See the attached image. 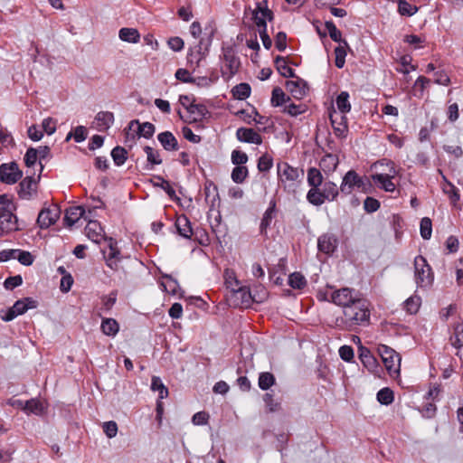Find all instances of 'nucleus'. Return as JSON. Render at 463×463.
Listing matches in <instances>:
<instances>
[{"label":"nucleus","instance_id":"nucleus-1","mask_svg":"<svg viewBox=\"0 0 463 463\" xmlns=\"http://www.w3.org/2000/svg\"><path fill=\"white\" fill-rule=\"evenodd\" d=\"M343 313L344 318L342 319V323L347 328H351L354 326L367 325L370 320V310L368 309L367 302L362 298L345 307Z\"/></svg>","mask_w":463,"mask_h":463},{"label":"nucleus","instance_id":"nucleus-2","mask_svg":"<svg viewBox=\"0 0 463 463\" xmlns=\"http://www.w3.org/2000/svg\"><path fill=\"white\" fill-rule=\"evenodd\" d=\"M340 189L332 181H326L322 184L321 187L314 190L312 193L307 194V202L314 206H320L325 202H332L338 196Z\"/></svg>","mask_w":463,"mask_h":463},{"label":"nucleus","instance_id":"nucleus-3","mask_svg":"<svg viewBox=\"0 0 463 463\" xmlns=\"http://www.w3.org/2000/svg\"><path fill=\"white\" fill-rule=\"evenodd\" d=\"M414 279L418 288H428L434 280L431 267L421 255L414 259Z\"/></svg>","mask_w":463,"mask_h":463},{"label":"nucleus","instance_id":"nucleus-4","mask_svg":"<svg viewBox=\"0 0 463 463\" xmlns=\"http://www.w3.org/2000/svg\"><path fill=\"white\" fill-rule=\"evenodd\" d=\"M222 66L221 69L222 76L226 80L233 77L240 67V59L236 56L235 50L231 47H222Z\"/></svg>","mask_w":463,"mask_h":463},{"label":"nucleus","instance_id":"nucleus-5","mask_svg":"<svg viewBox=\"0 0 463 463\" xmlns=\"http://www.w3.org/2000/svg\"><path fill=\"white\" fill-rule=\"evenodd\" d=\"M369 182L366 177L360 176L354 170H349L343 177L340 184L342 194L348 195L354 188L366 192V185Z\"/></svg>","mask_w":463,"mask_h":463},{"label":"nucleus","instance_id":"nucleus-6","mask_svg":"<svg viewBox=\"0 0 463 463\" xmlns=\"http://www.w3.org/2000/svg\"><path fill=\"white\" fill-rule=\"evenodd\" d=\"M378 353L390 375L399 374L401 368V356L392 348L380 345Z\"/></svg>","mask_w":463,"mask_h":463},{"label":"nucleus","instance_id":"nucleus-7","mask_svg":"<svg viewBox=\"0 0 463 463\" xmlns=\"http://www.w3.org/2000/svg\"><path fill=\"white\" fill-rule=\"evenodd\" d=\"M385 165L390 167L389 174H374L372 175L373 181L377 186L385 192L393 193L396 189L395 184L392 179L398 175L399 171L395 168L394 164L390 160H385ZM383 165V160L380 162Z\"/></svg>","mask_w":463,"mask_h":463},{"label":"nucleus","instance_id":"nucleus-8","mask_svg":"<svg viewBox=\"0 0 463 463\" xmlns=\"http://www.w3.org/2000/svg\"><path fill=\"white\" fill-rule=\"evenodd\" d=\"M18 230L17 218L10 206L0 202V235Z\"/></svg>","mask_w":463,"mask_h":463},{"label":"nucleus","instance_id":"nucleus-9","mask_svg":"<svg viewBox=\"0 0 463 463\" xmlns=\"http://www.w3.org/2000/svg\"><path fill=\"white\" fill-rule=\"evenodd\" d=\"M277 172L279 182L283 184L285 189L291 186L299 177L298 169L289 165L287 162L278 163Z\"/></svg>","mask_w":463,"mask_h":463},{"label":"nucleus","instance_id":"nucleus-10","mask_svg":"<svg viewBox=\"0 0 463 463\" xmlns=\"http://www.w3.org/2000/svg\"><path fill=\"white\" fill-rule=\"evenodd\" d=\"M273 19V13L268 8L267 0L257 3L256 8L252 11V20L259 31L267 28V20Z\"/></svg>","mask_w":463,"mask_h":463},{"label":"nucleus","instance_id":"nucleus-11","mask_svg":"<svg viewBox=\"0 0 463 463\" xmlns=\"http://www.w3.org/2000/svg\"><path fill=\"white\" fill-rule=\"evenodd\" d=\"M23 176L15 162L5 163L0 165V181L4 184H15Z\"/></svg>","mask_w":463,"mask_h":463},{"label":"nucleus","instance_id":"nucleus-12","mask_svg":"<svg viewBox=\"0 0 463 463\" xmlns=\"http://www.w3.org/2000/svg\"><path fill=\"white\" fill-rule=\"evenodd\" d=\"M359 298H360L354 292V290L349 288H343L335 290L331 294L332 302L337 306L343 307L344 309H345V307L350 306Z\"/></svg>","mask_w":463,"mask_h":463},{"label":"nucleus","instance_id":"nucleus-13","mask_svg":"<svg viewBox=\"0 0 463 463\" xmlns=\"http://www.w3.org/2000/svg\"><path fill=\"white\" fill-rule=\"evenodd\" d=\"M60 214L61 211L56 205L43 209L38 214L37 223L42 229L49 228L56 222Z\"/></svg>","mask_w":463,"mask_h":463},{"label":"nucleus","instance_id":"nucleus-14","mask_svg":"<svg viewBox=\"0 0 463 463\" xmlns=\"http://www.w3.org/2000/svg\"><path fill=\"white\" fill-rule=\"evenodd\" d=\"M329 119L335 135L338 138H345L348 133L347 118L335 110L330 113Z\"/></svg>","mask_w":463,"mask_h":463},{"label":"nucleus","instance_id":"nucleus-15","mask_svg":"<svg viewBox=\"0 0 463 463\" xmlns=\"http://www.w3.org/2000/svg\"><path fill=\"white\" fill-rule=\"evenodd\" d=\"M338 245V239L333 233H325L317 239V248L319 251L326 254H332Z\"/></svg>","mask_w":463,"mask_h":463},{"label":"nucleus","instance_id":"nucleus-16","mask_svg":"<svg viewBox=\"0 0 463 463\" xmlns=\"http://www.w3.org/2000/svg\"><path fill=\"white\" fill-rule=\"evenodd\" d=\"M36 179L33 176H27L19 184V197L24 200H29L36 194Z\"/></svg>","mask_w":463,"mask_h":463},{"label":"nucleus","instance_id":"nucleus-17","mask_svg":"<svg viewBox=\"0 0 463 463\" xmlns=\"http://www.w3.org/2000/svg\"><path fill=\"white\" fill-rule=\"evenodd\" d=\"M236 137L241 142L255 145L262 143L261 136L252 128H240L236 131Z\"/></svg>","mask_w":463,"mask_h":463},{"label":"nucleus","instance_id":"nucleus-18","mask_svg":"<svg viewBox=\"0 0 463 463\" xmlns=\"http://www.w3.org/2000/svg\"><path fill=\"white\" fill-rule=\"evenodd\" d=\"M323 180L324 177L319 169L317 167H309L307 173V182L310 189L307 193H312L314 190L319 189L323 184Z\"/></svg>","mask_w":463,"mask_h":463},{"label":"nucleus","instance_id":"nucleus-19","mask_svg":"<svg viewBox=\"0 0 463 463\" xmlns=\"http://www.w3.org/2000/svg\"><path fill=\"white\" fill-rule=\"evenodd\" d=\"M114 114L110 111H99L95 117L96 128L99 131L108 130L114 123Z\"/></svg>","mask_w":463,"mask_h":463},{"label":"nucleus","instance_id":"nucleus-20","mask_svg":"<svg viewBox=\"0 0 463 463\" xmlns=\"http://www.w3.org/2000/svg\"><path fill=\"white\" fill-rule=\"evenodd\" d=\"M210 43H211V41H209V43H207L205 50L203 51V40L202 39L199 42L198 45L195 47V51L192 50L188 53V56H187L188 63L191 65L194 64L195 67H199L201 61L203 59H204L206 52H208V45H210Z\"/></svg>","mask_w":463,"mask_h":463},{"label":"nucleus","instance_id":"nucleus-21","mask_svg":"<svg viewBox=\"0 0 463 463\" xmlns=\"http://www.w3.org/2000/svg\"><path fill=\"white\" fill-rule=\"evenodd\" d=\"M87 237L93 242L99 243L104 238L103 229L97 222H90L85 227Z\"/></svg>","mask_w":463,"mask_h":463},{"label":"nucleus","instance_id":"nucleus-22","mask_svg":"<svg viewBox=\"0 0 463 463\" xmlns=\"http://www.w3.org/2000/svg\"><path fill=\"white\" fill-rule=\"evenodd\" d=\"M157 139L167 151H176L178 149V142L175 137L170 131H165L157 135Z\"/></svg>","mask_w":463,"mask_h":463},{"label":"nucleus","instance_id":"nucleus-23","mask_svg":"<svg viewBox=\"0 0 463 463\" xmlns=\"http://www.w3.org/2000/svg\"><path fill=\"white\" fill-rule=\"evenodd\" d=\"M85 210L82 206L71 207L66 211L64 222L67 226L71 227L74 225L81 217H83Z\"/></svg>","mask_w":463,"mask_h":463},{"label":"nucleus","instance_id":"nucleus-24","mask_svg":"<svg viewBox=\"0 0 463 463\" xmlns=\"http://www.w3.org/2000/svg\"><path fill=\"white\" fill-rule=\"evenodd\" d=\"M233 297L236 298L237 305H241L243 307H249L252 302L253 298L251 297L250 291L247 287L241 286L232 291Z\"/></svg>","mask_w":463,"mask_h":463},{"label":"nucleus","instance_id":"nucleus-25","mask_svg":"<svg viewBox=\"0 0 463 463\" xmlns=\"http://www.w3.org/2000/svg\"><path fill=\"white\" fill-rule=\"evenodd\" d=\"M449 342L451 345L457 349L463 346V322H458L452 326Z\"/></svg>","mask_w":463,"mask_h":463},{"label":"nucleus","instance_id":"nucleus-26","mask_svg":"<svg viewBox=\"0 0 463 463\" xmlns=\"http://www.w3.org/2000/svg\"><path fill=\"white\" fill-rule=\"evenodd\" d=\"M175 227L177 229L178 233L186 239L191 238L193 234V230L191 227V222L189 219L185 215H180L177 217L175 221Z\"/></svg>","mask_w":463,"mask_h":463},{"label":"nucleus","instance_id":"nucleus-27","mask_svg":"<svg viewBox=\"0 0 463 463\" xmlns=\"http://www.w3.org/2000/svg\"><path fill=\"white\" fill-rule=\"evenodd\" d=\"M187 112L190 114L191 120L194 122L201 121L203 118L210 117V112L203 104L194 103V106L189 108Z\"/></svg>","mask_w":463,"mask_h":463},{"label":"nucleus","instance_id":"nucleus-28","mask_svg":"<svg viewBox=\"0 0 463 463\" xmlns=\"http://www.w3.org/2000/svg\"><path fill=\"white\" fill-rule=\"evenodd\" d=\"M118 37L123 42L137 43L140 40V33L135 28L124 27L119 30Z\"/></svg>","mask_w":463,"mask_h":463},{"label":"nucleus","instance_id":"nucleus-29","mask_svg":"<svg viewBox=\"0 0 463 463\" xmlns=\"http://www.w3.org/2000/svg\"><path fill=\"white\" fill-rule=\"evenodd\" d=\"M137 127L138 135L145 138H150L153 137L156 128L150 122H145L140 124L138 120H132L129 124V128H132L134 126Z\"/></svg>","mask_w":463,"mask_h":463},{"label":"nucleus","instance_id":"nucleus-30","mask_svg":"<svg viewBox=\"0 0 463 463\" xmlns=\"http://www.w3.org/2000/svg\"><path fill=\"white\" fill-rule=\"evenodd\" d=\"M37 302L31 298L17 300L12 308L17 314V316L24 314L28 309L35 308Z\"/></svg>","mask_w":463,"mask_h":463},{"label":"nucleus","instance_id":"nucleus-31","mask_svg":"<svg viewBox=\"0 0 463 463\" xmlns=\"http://www.w3.org/2000/svg\"><path fill=\"white\" fill-rule=\"evenodd\" d=\"M359 358L362 364L369 370H373L376 366V359L366 347L359 348Z\"/></svg>","mask_w":463,"mask_h":463},{"label":"nucleus","instance_id":"nucleus-32","mask_svg":"<svg viewBox=\"0 0 463 463\" xmlns=\"http://www.w3.org/2000/svg\"><path fill=\"white\" fill-rule=\"evenodd\" d=\"M275 64L276 68L279 71V73L285 77V78H294L295 77V71L292 68H290L287 61L284 57L278 56L275 59Z\"/></svg>","mask_w":463,"mask_h":463},{"label":"nucleus","instance_id":"nucleus-33","mask_svg":"<svg viewBox=\"0 0 463 463\" xmlns=\"http://www.w3.org/2000/svg\"><path fill=\"white\" fill-rule=\"evenodd\" d=\"M101 331L108 336H115L118 330V323L114 318H104L100 326Z\"/></svg>","mask_w":463,"mask_h":463},{"label":"nucleus","instance_id":"nucleus-34","mask_svg":"<svg viewBox=\"0 0 463 463\" xmlns=\"http://www.w3.org/2000/svg\"><path fill=\"white\" fill-rule=\"evenodd\" d=\"M45 406L43 402L38 399H31L24 403V411L26 413H33L42 415L44 412Z\"/></svg>","mask_w":463,"mask_h":463},{"label":"nucleus","instance_id":"nucleus-35","mask_svg":"<svg viewBox=\"0 0 463 463\" xmlns=\"http://www.w3.org/2000/svg\"><path fill=\"white\" fill-rule=\"evenodd\" d=\"M336 107L340 111L339 114L345 115L351 110V104L349 102V94L346 91H342L335 99Z\"/></svg>","mask_w":463,"mask_h":463},{"label":"nucleus","instance_id":"nucleus-36","mask_svg":"<svg viewBox=\"0 0 463 463\" xmlns=\"http://www.w3.org/2000/svg\"><path fill=\"white\" fill-rule=\"evenodd\" d=\"M164 280L160 283V286L165 291L171 295L177 294L180 287L176 279H173L169 275L163 276Z\"/></svg>","mask_w":463,"mask_h":463},{"label":"nucleus","instance_id":"nucleus-37","mask_svg":"<svg viewBox=\"0 0 463 463\" xmlns=\"http://www.w3.org/2000/svg\"><path fill=\"white\" fill-rule=\"evenodd\" d=\"M250 86L248 83H240L232 90L233 97L240 100H244L250 95Z\"/></svg>","mask_w":463,"mask_h":463},{"label":"nucleus","instance_id":"nucleus-38","mask_svg":"<svg viewBox=\"0 0 463 463\" xmlns=\"http://www.w3.org/2000/svg\"><path fill=\"white\" fill-rule=\"evenodd\" d=\"M419 8L415 5H411L406 0L398 2V13L402 16L411 17L418 12Z\"/></svg>","mask_w":463,"mask_h":463},{"label":"nucleus","instance_id":"nucleus-39","mask_svg":"<svg viewBox=\"0 0 463 463\" xmlns=\"http://www.w3.org/2000/svg\"><path fill=\"white\" fill-rule=\"evenodd\" d=\"M347 47H348V44H347L346 41H343V43H340V45L335 49V66L339 69H341L345 66Z\"/></svg>","mask_w":463,"mask_h":463},{"label":"nucleus","instance_id":"nucleus-40","mask_svg":"<svg viewBox=\"0 0 463 463\" xmlns=\"http://www.w3.org/2000/svg\"><path fill=\"white\" fill-rule=\"evenodd\" d=\"M275 376L269 372L260 373L259 375L258 385L263 390L267 391L275 384Z\"/></svg>","mask_w":463,"mask_h":463},{"label":"nucleus","instance_id":"nucleus-41","mask_svg":"<svg viewBox=\"0 0 463 463\" xmlns=\"http://www.w3.org/2000/svg\"><path fill=\"white\" fill-rule=\"evenodd\" d=\"M151 390L158 392L159 399H165L168 395V390L158 376H153L151 379Z\"/></svg>","mask_w":463,"mask_h":463},{"label":"nucleus","instance_id":"nucleus-42","mask_svg":"<svg viewBox=\"0 0 463 463\" xmlns=\"http://www.w3.org/2000/svg\"><path fill=\"white\" fill-rule=\"evenodd\" d=\"M155 179H156V182H153L154 186L162 188L172 200H175L177 198L176 194H175V191L170 185L168 181L165 180L163 177H161L159 175L155 176Z\"/></svg>","mask_w":463,"mask_h":463},{"label":"nucleus","instance_id":"nucleus-43","mask_svg":"<svg viewBox=\"0 0 463 463\" xmlns=\"http://www.w3.org/2000/svg\"><path fill=\"white\" fill-rule=\"evenodd\" d=\"M248 176V168L244 165H236L232 171V180L236 184H242Z\"/></svg>","mask_w":463,"mask_h":463},{"label":"nucleus","instance_id":"nucleus-44","mask_svg":"<svg viewBox=\"0 0 463 463\" xmlns=\"http://www.w3.org/2000/svg\"><path fill=\"white\" fill-rule=\"evenodd\" d=\"M420 298L411 296L404 301V309L411 315L416 314L420 307Z\"/></svg>","mask_w":463,"mask_h":463},{"label":"nucleus","instance_id":"nucleus-45","mask_svg":"<svg viewBox=\"0 0 463 463\" xmlns=\"http://www.w3.org/2000/svg\"><path fill=\"white\" fill-rule=\"evenodd\" d=\"M288 284L293 288L302 289L307 285L305 277L299 272H294L288 277Z\"/></svg>","mask_w":463,"mask_h":463},{"label":"nucleus","instance_id":"nucleus-46","mask_svg":"<svg viewBox=\"0 0 463 463\" xmlns=\"http://www.w3.org/2000/svg\"><path fill=\"white\" fill-rule=\"evenodd\" d=\"M127 150L122 146H116L111 151V157L117 165H122L127 160Z\"/></svg>","mask_w":463,"mask_h":463},{"label":"nucleus","instance_id":"nucleus-47","mask_svg":"<svg viewBox=\"0 0 463 463\" xmlns=\"http://www.w3.org/2000/svg\"><path fill=\"white\" fill-rule=\"evenodd\" d=\"M377 401L383 405H389L393 402V392L389 388H383L377 392Z\"/></svg>","mask_w":463,"mask_h":463},{"label":"nucleus","instance_id":"nucleus-48","mask_svg":"<svg viewBox=\"0 0 463 463\" xmlns=\"http://www.w3.org/2000/svg\"><path fill=\"white\" fill-rule=\"evenodd\" d=\"M420 236L424 240H429L431 237L432 233V223L431 220L428 217H424L420 221Z\"/></svg>","mask_w":463,"mask_h":463},{"label":"nucleus","instance_id":"nucleus-49","mask_svg":"<svg viewBox=\"0 0 463 463\" xmlns=\"http://www.w3.org/2000/svg\"><path fill=\"white\" fill-rule=\"evenodd\" d=\"M225 285L232 292L240 288V281L237 279L235 273L232 270L226 269L224 272Z\"/></svg>","mask_w":463,"mask_h":463},{"label":"nucleus","instance_id":"nucleus-50","mask_svg":"<svg viewBox=\"0 0 463 463\" xmlns=\"http://www.w3.org/2000/svg\"><path fill=\"white\" fill-rule=\"evenodd\" d=\"M71 137H73V139L77 143H80V142L84 141L87 137V130H86L85 127L79 126V127L75 128L73 132H70L67 135L66 140L68 141Z\"/></svg>","mask_w":463,"mask_h":463},{"label":"nucleus","instance_id":"nucleus-51","mask_svg":"<svg viewBox=\"0 0 463 463\" xmlns=\"http://www.w3.org/2000/svg\"><path fill=\"white\" fill-rule=\"evenodd\" d=\"M144 151L146 154L147 162L152 165H160L162 163L160 154L157 150H155L153 147L146 146L144 147Z\"/></svg>","mask_w":463,"mask_h":463},{"label":"nucleus","instance_id":"nucleus-52","mask_svg":"<svg viewBox=\"0 0 463 463\" xmlns=\"http://www.w3.org/2000/svg\"><path fill=\"white\" fill-rule=\"evenodd\" d=\"M287 89L291 92V94L297 98L301 99L306 94V90L304 87H301L298 82L289 80L287 82Z\"/></svg>","mask_w":463,"mask_h":463},{"label":"nucleus","instance_id":"nucleus-53","mask_svg":"<svg viewBox=\"0 0 463 463\" xmlns=\"http://www.w3.org/2000/svg\"><path fill=\"white\" fill-rule=\"evenodd\" d=\"M430 80L424 77V76H419L414 83V90L416 96L422 97L425 89L430 85Z\"/></svg>","mask_w":463,"mask_h":463},{"label":"nucleus","instance_id":"nucleus-54","mask_svg":"<svg viewBox=\"0 0 463 463\" xmlns=\"http://www.w3.org/2000/svg\"><path fill=\"white\" fill-rule=\"evenodd\" d=\"M270 101H271L272 106H274V107L281 106L282 104H284L286 102V94L280 88H279V87L274 88L272 90V96H271Z\"/></svg>","mask_w":463,"mask_h":463},{"label":"nucleus","instance_id":"nucleus-55","mask_svg":"<svg viewBox=\"0 0 463 463\" xmlns=\"http://www.w3.org/2000/svg\"><path fill=\"white\" fill-rule=\"evenodd\" d=\"M273 165V160L268 154L262 155L258 160V170L260 172H268Z\"/></svg>","mask_w":463,"mask_h":463},{"label":"nucleus","instance_id":"nucleus-56","mask_svg":"<svg viewBox=\"0 0 463 463\" xmlns=\"http://www.w3.org/2000/svg\"><path fill=\"white\" fill-rule=\"evenodd\" d=\"M326 28L329 33L330 38L337 43H342L344 40H342V33L337 29L335 24L333 22H326Z\"/></svg>","mask_w":463,"mask_h":463},{"label":"nucleus","instance_id":"nucleus-57","mask_svg":"<svg viewBox=\"0 0 463 463\" xmlns=\"http://www.w3.org/2000/svg\"><path fill=\"white\" fill-rule=\"evenodd\" d=\"M109 252L103 251L104 259L107 260H113V259H119L120 258V251L116 247L117 242L112 239L109 238Z\"/></svg>","mask_w":463,"mask_h":463},{"label":"nucleus","instance_id":"nucleus-58","mask_svg":"<svg viewBox=\"0 0 463 463\" xmlns=\"http://www.w3.org/2000/svg\"><path fill=\"white\" fill-rule=\"evenodd\" d=\"M274 207H275V205L273 204L272 206H269L265 211L263 217L261 219V222H260V226L261 232H263L269 226V224L273 219V216H274V212H275Z\"/></svg>","mask_w":463,"mask_h":463},{"label":"nucleus","instance_id":"nucleus-59","mask_svg":"<svg viewBox=\"0 0 463 463\" xmlns=\"http://www.w3.org/2000/svg\"><path fill=\"white\" fill-rule=\"evenodd\" d=\"M16 255V260H18V261L24 266H30L33 262V256L29 251L17 249Z\"/></svg>","mask_w":463,"mask_h":463},{"label":"nucleus","instance_id":"nucleus-60","mask_svg":"<svg viewBox=\"0 0 463 463\" xmlns=\"http://www.w3.org/2000/svg\"><path fill=\"white\" fill-rule=\"evenodd\" d=\"M117 301V293L115 291L110 292L109 295L102 298V307L104 311H109Z\"/></svg>","mask_w":463,"mask_h":463},{"label":"nucleus","instance_id":"nucleus-61","mask_svg":"<svg viewBox=\"0 0 463 463\" xmlns=\"http://www.w3.org/2000/svg\"><path fill=\"white\" fill-rule=\"evenodd\" d=\"M248 161V156L246 153L241 150H233L232 152V162L235 165H243Z\"/></svg>","mask_w":463,"mask_h":463},{"label":"nucleus","instance_id":"nucleus-62","mask_svg":"<svg viewBox=\"0 0 463 463\" xmlns=\"http://www.w3.org/2000/svg\"><path fill=\"white\" fill-rule=\"evenodd\" d=\"M411 57L402 56L401 58V67L397 68V71L402 74H409L411 71L415 70V66L411 64Z\"/></svg>","mask_w":463,"mask_h":463},{"label":"nucleus","instance_id":"nucleus-63","mask_svg":"<svg viewBox=\"0 0 463 463\" xmlns=\"http://www.w3.org/2000/svg\"><path fill=\"white\" fill-rule=\"evenodd\" d=\"M38 155L36 152V149L33 147H29L24 155V163L26 166L32 167L33 166L37 160H38Z\"/></svg>","mask_w":463,"mask_h":463},{"label":"nucleus","instance_id":"nucleus-64","mask_svg":"<svg viewBox=\"0 0 463 463\" xmlns=\"http://www.w3.org/2000/svg\"><path fill=\"white\" fill-rule=\"evenodd\" d=\"M103 431L108 438H114L118 433V425L115 421H106L103 423Z\"/></svg>","mask_w":463,"mask_h":463}]
</instances>
